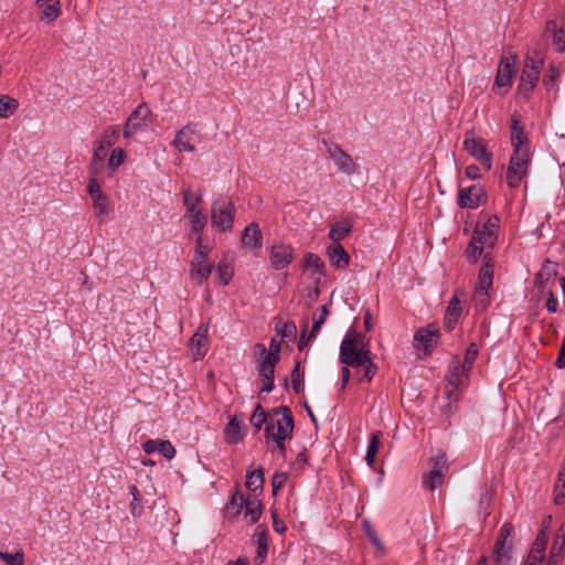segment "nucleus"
<instances>
[{
  "label": "nucleus",
  "instance_id": "8fccbe9b",
  "mask_svg": "<svg viewBox=\"0 0 565 565\" xmlns=\"http://www.w3.org/2000/svg\"><path fill=\"white\" fill-rule=\"evenodd\" d=\"M484 247L476 242L473 238L470 239V243L466 249V256L469 263H476L481 256Z\"/></svg>",
  "mask_w": 565,
  "mask_h": 565
},
{
  "label": "nucleus",
  "instance_id": "393cba45",
  "mask_svg": "<svg viewBox=\"0 0 565 565\" xmlns=\"http://www.w3.org/2000/svg\"><path fill=\"white\" fill-rule=\"evenodd\" d=\"M557 275V264L551 260H545L541 270L535 277V286L537 289L543 290L545 285Z\"/></svg>",
  "mask_w": 565,
  "mask_h": 565
},
{
  "label": "nucleus",
  "instance_id": "603ef678",
  "mask_svg": "<svg viewBox=\"0 0 565 565\" xmlns=\"http://www.w3.org/2000/svg\"><path fill=\"white\" fill-rule=\"evenodd\" d=\"M381 433H373L369 441L366 454L363 459H375L380 447Z\"/></svg>",
  "mask_w": 565,
  "mask_h": 565
},
{
  "label": "nucleus",
  "instance_id": "4d7b16f0",
  "mask_svg": "<svg viewBox=\"0 0 565 565\" xmlns=\"http://www.w3.org/2000/svg\"><path fill=\"white\" fill-rule=\"evenodd\" d=\"M559 74L557 68L554 65H550L546 73L543 75V85L546 89H552L554 87V84L556 79L558 78Z\"/></svg>",
  "mask_w": 565,
  "mask_h": 565
},
{
  "label": "nucleus",
  "instance_id": "5fc2aeb1",
  "mask_svg": "<svg viewBox=\"0 0 565 565\" xmlns=\"http://www.w3.org/2000/svg\"><path fill=\"white\" fill-rule=\"evenodd\" d=\"M478 355V347L476 343H470L465 352L463 363L462 365L467 367V371H470Z\"/></svg>",
  "mask_w": 565,
  "mask_h": 565
},
{
  "label": "nucleus",
  "instance_id": "052dcab7",
  "mask_svg": "<svg viewBox=\"0 0 565 565\" xmlns=\"http://www.w3.org/2000/svg\"><path fill=\"white\" fill-rule=\"evenodd\" d=\"M217 274L221 282L226 286L230 280L232 279L233 271L226 264H218L217 266Z\"/></svg>",
  "mask_w": 565,
  "mask_h": 565
},
{
  "label": "nucleus",
  "instance_id": "58836bf2",
  "mask_svg": "<svg viewBox=\"0 0 565 565\" xmlns=\"http://www.w3.org/2000/svg\"><path fill=\"white\" fill-rule=\"evenodd\" d=\"M186 216L190 217L191 232L198 236H202L201 233L207 223L206 215L203 214L202 211H198L195 213L188 214Z\"/></svg>",
  "mask_w": 565,
  "mask_h": 565
},
{
  "label": "nucleus",
  "instance_id": "338daca9",
  "mask_svg": "<svg viewBox=\"0 0 565 565\" xmlns=\"http://www.w3.org/2000/svg\"><path fill=\"white\" fill-rule=\"evenodd\" d=\"M494 565H513L512 554H494Z\"/></svg>",
  "mask_w": 565,
  "mask_h": 565
},
{
  "label": "nucleus",
  "instance_id": "6ab92c4d",
  "mask_svg": "<svg viewBox=\"0 0 565 565\" xmlns=\"http://www.w3.org/2000/svg\"><path fill=\"white\" fill-rule=\"evenodd\" d=\"M326 256L330 264L337 269H344L349 266L350 255L341 243H332L326 249Z\"/></svg>",
  "mask_w": 565,
  "mask_h": 565
},
{
  "label": "nucleus",
  "instance_id": "9d476101",
  "mask_svg": "<svg viewBox=\"0 0 565 565\" xmlns=\"http://www.w3.org/2000/svg\"><path fill=\"white\" fill-rule=\"evenodd\" d=\"M486 202L487 193L480 184L460 188L458 191L457 204L460 209L475 210L486 204Z\"/></svg>",
  "mask_w": 565,
  "mask_h": 565
},
{
  "label": "nucleus",
  "instance_id": "39448f33",
  "mask_svg": "<svg viewBox=\"0 0 565 565\" xmlns=\"http://www.w3.org/2000/svg\"><path fill=\"white\" fill-rule=\"evenodd\" d=\"M235 205L231 199L222 196L212 203L211 222L221 233L231 232L234 225Z\"/></svg>",
  "mask_w": 565,
  "mask_h": 565
},
{
  "label": "nucleus",
  "instance_id": "f3484780",
  "mask_svg": "<svg viewBox=\"0 0 565 565\" xmlns=\"http://www.w3.org/2000/svg\"><path fill=\"white\" fill-rule=\"evenodd\" d=\"M207 324H201L190 339V349L194 360H201L207 353Z\"/></svg>",
  "mask_w": 565,
  "mask_h": 565
},
{
  "label": "nucleus",
  "instance_id": "2eb2a0df",
  "mask_svg": "<svg viewBox=\"0 0 565 565\" xmlns=\"http://www.w3.org/2000/svg\"><path fill=\"white\" fill-rule=\"evenodd\" d=\"M294 259V248L286 244H275L269 250V262L275 270L286 268Z\"/></svg>",
  "mask_w": 565,
  "mask_h": 565
},
{
  "label": "nucleus",
  "instance_id": "c9c22d12",
  "mask_svg": "<svg viewBox=\"0 0 565 565\" xmlns=\"http://www.w3.org/2000/svg\"><path fill=\"white\" fill-rule=\"evenodd\" d=\"M61 14L62 6L61 2L57 0L44 7V9L39 14V19L41 22L51 23L57 20Z\"/></svg>",
  "mask_w": 565,
  "mask_h": 565
},
{
  "label": "nucleus",
  "instance_id": "0eeeda50",
  "mask_svg": "<svg viewBox=\"0 0 565 565\" xmlns=\"http://www.w3.org/2000/svg\"><path fill=\"white\" fill-rule=\"evenodd\" d=\"M151 109L142 103L132 110L124 126V137L131 138L135 134L143 131L151 124Z\"/></svg>",
  "mask_w": 565,
  "mask_h": 565
},
{
  "label": "nucleus",
  "instance_id": "4c0bfd02",
  "mask_svg": "<svg viewBox=\"0 0 565 565\" xmlns=\"http://www.w3.org/2000/svg\"><path fill=\"white\" fill-rule=\"evenodd\" d=\"M554 501L561 505L565 503V462L562 465L554 487Z\"/></svg>",
  "mask_w": 565,
  "mask_h": 565
},
{
  "label": "nucleus",
  "instance_id": "774afa93",
  "mask_svg": "<svg viewBox=\"0 0 565 565\" xmlns=\"http://www.w3.org/2000/svg\"><path fill=\"white\" fill-rule=\"evenodd\" d=\"M458 411V404L450 401H446V404L441 406V413L448 417L452 416Z\"/></svg>",
  "mask_w": 565,
  "mask_h": 565
},
{
  "label": "nucleus",
  "instance_id": "680f3d73",
  "mask_svg": "<svg viewBox=\"0 0 565 565\" xmlns=\"http://www.w3.org/2000/svg\"><path fill=\"white\" fill-rule=\"evenodd\" d=\"M458 388L459 386H454V385H446L445 386V398L446 401H450L452 403H459L460 401V395L458 393Z\"/></svg>",
  "mask_w": 565,
  "mask_h": 565
},
{
  "label": "nucleus",
  "instance_id": "f03ea898",
  "mask_svg": "<svg viewBox=\"0 0 565 565\" xmlns=\"http://www.w3.org/2000/svg\"><path fill=\"white\" fill-rule=\"evenodd\" d=\"M510 139L513 152L507 170V183L510 188L515 189L526 177L531 162L530 142L516 114L511 117Z\"/></svg>",
  "mask_w": 565,
  "mask_h": 565
},
{
  "label": "nucleus",
  "instance_id": "3c124183",
  "mask_svg": "<svg viewBox=\"0 0 565 565\" xmlns=\"http://www.w3.org/2000/svg\"><path fill=\"white\" fill-rule=\"evenodd\" d=\"M89 172H92L90 169H89ZM96 175L97 174L90 173V177L88 180V185H87V192H88L89 196L92 198V200L105 195L100 189V184H99Z\"/></svg>",
  "mask_w": 565,
  "mask_h": 565
},
{
  "label": "nucleus",
  "instance_id": "e433bc0d",
  "mask_svg": "<svg viewBox=\"0 0 565 565\" xmlns=\"http://www.w3.org/2000/svg\"><path fill=\"white\" fill-rule=\"evenodd\" d=\"M132 500L129 504L130 513L134 518H139L143 513L142 495L136 484L129 487Z\"/></svg>",
  "mask_w": 565,
  "mask_h": 565
},
{
  "label": "nucleus",
  "instance_id": "f257e3e1",
  "mask_svg": "<svg viewBox=\"0 0 565 565\" xmlns=\"http://www.w3.org/2000/svg\"><path fill=\"white\" fill-rule=\"evenodd\" d=\"M273 412L276 415L280 414L281 417L276 420L269 418L263 406L258 404L250 416V425L256 431H259L263 425L267 423L265 427V439L267 446L270 448H277L279 450L278 455L285 457V441L291 438L295 427L292 412L288 406H279Z\"/></svg>",
  "mask_w": 565,
  "mask_h": 565
},
{
  "label": "nucleus",
  "instance_id": "6e6552de",
  "mask_svg": "<svg viewBox=\"0 0 565 565\" xmlns=\"http://www.w3.org/2000/svg\"><path fill=\"white\" fill-rule=\"evenodd\" d=\"M463 149L478 160L486 170L491 169L492 153L487 150L486 141L482 138H478L472 130L465 134Z\"/></svg>",
  "mask_w": 565,
  "mask_h": 565
},
{
  "label": "nucleus",
  "instance_id": "bf43d9fd",
  "mask_svg": "<svg viewBox=\"0 0 565 565\" xmlns=\"http://www.w3.org/2000/svg\"><path fill=\"white\" fill-rule=\"evenodd\" d=\"M473 301L478 310H486L490 303L488 292L475 291Z\"/></svg>",
  "mask_w": 565,
  "mask_h": 565
},
{
  "label": "nucleus",
  "instance_id": "a19ab883",
  "mask_svg": "<svg viewBox=\"0 0 565 565\" xmlns=\"http://www.w3.org/2000/svg\"><path fill=\"white\" fill-rule=\"evenodd\" d=\"M245 498L242 493L236 492L232 495L230 504L226 507L225 513L228 518H236L244 508Z\"/></svg>",
  "mask_w": 565,
  "mask_h": 565
},
{
  "label": "nucleus",
  "instance_id": "e2e57ef3",
  "mask_svg": "<svg viewBox=\"0 0 565 565\" xmlns=\"http://www.w3.org/2000/svg\"><path fill=\"white\" fill-rule=\"evenodd\" d=\"M287 480L286 473H275L271 479V486H273V492L274 494L277 493V491L282 488L285 481Z\"/></svg>",
  "mask_w": 565,
  "mask_h": 565
},
{
  "label": "nucleus",
  "instance_id": "37998d69",
  "mask_svg": "<svg viewBox=\"0 0 565 565\" xmlns=\"http://www.w3.org/2000/svg\"><path fill=\"white\" fill-rule=\"evenodd\" d=\"M213 266L210 264H202L199 266H191V277L198 284H203L206 281L211 275Z\"/></svg>",
  "mask_w": 565,
  "mask_h": 565
},
{
  "label": "nucleus",
  "instance_id": "13d9d810",
  "mask_svg": "<svg viewBox=\"0 0 565 565\" xmlns=\"http://www.w3.org/2000/svg\"><path fill=\"white\" fill-rule=\"evenodd\" d=\"M195 242H196V248H195V253H194L191 266H199V265L204 264L205 256H206V253L203 250L202 236H198Z\"/></svg>",
  "mask_w": 565,
  "mask_h": 565
},
{
  "label": "nucleus",
  "instance_id": "09e8293b",
  "mask_svg": "<svg viewBox=\"0 0 565 565\" xmlns=\"http://www.w3.org/2000/svg\"><path fill=\"white\" fill-rule=\"evenodd\" d=\"M0 559L6 565H24V554L22 551H17L15 553L0 551Z\"/></svg>",
  "mask_w": 565,
  "mask_h": 565
},
{
  "label": "nucleus",
  "instance_id": "a878e982",
  "mask_svg": "<svg viewBox=\"0 0 565 565\" xmlns=\"http://www.w3.org/2000/svg\"><path fill=\"white\" fill-rule=\"evenodd\" d=\"M547 544V535L544 531H541L526 557L529 559V565H534V562L537 559H544L545 548Z\"/></svg>",
  "mask_w": 565,
  "mask_h": 565
},
{
  "label": "nucleus",
  "instance_id": "7ed1b4c3",
  "mask_svg": "<svg viewBox=\"0 0 565 565\" xmlns=\"http://www.w3.org/2000/svg\"><path fill=\"white\" fill-rule=\"evenodd\" d=\"M362 339L363 335L353 329L347 333L340 345L339 361L342 364L358 369L372 359V352L369 348L359 347Z\"/></svg>",
  "mask_w": 565,
  "mask_h": 565
},
{
  "label": "nucleus",
  "instance_id": "72a5a7b5",
  "mask_svg": "<svg viewBox=\"0 0 565 565\" xmlns=\"http://www.w3.org/2000/svg\"><path fill=\"white\" fill-rule=\"evenodd\" d=\"M19 108V102L6 94L0 95V118L7 119L13 116Z\"/></svg>",
  "mask_w": 565,
  "mask_h": 565
},
{
  "label": "nucleus",
  "instance_id": "c85d7f7f",
  "mask_svg": "<svg viewBox=\"0 0 565 565\" xmlns=\"http://www.w3.org/2000/svg\"><path fill=\"white\" fill-rule=\"evenodd\" d=\"M255 536L257 543L256 559L259 563H263L268 553L267 529L262 525H258L255 531Z\"/></svg>",
  "mask_w": 565,
  "mask_h": 565
},
{
  "label": "nucleus",
  "instance_id": "cd10ccee",
  "mask_svg": "<svg viewBox=\"0 0 565 565\" xmlns=\"http://www.w3.org/2000/svg\"><path fill=\"white\" fill-rule=\"evenodd\" d=\"M245 516L249 518V523H256L262 515V502L257 494L245 498L244 502Z\"/></svg>",
  "mask_w": 565,
  "mask_h": 565
},
{
  "label": "nucleus",
  "instance_id": "1a4fd4ad",
  "mask_svg": "<svg viewBox=\"0 0 565 565\" xmlns=\"http://www.w3.org/2000/svg\"><path fill=\"white\" fill-rule=\"evenodd\" d=\"M440 331L437 324L429 323L418 328L414 333V348L423 350L426 355L430 354L439 344Z\"/></svg>",
  "mask_w": 565,
  "mask_h": 565
},
{
  "label": "nucleus",
  "instance_id": "6e6d98bb",
  "mask_svg": "<svg viewBox=\"0 0 565 565\" xmlns=\"http://www.w3.org/2000/svg\"><path fill=\"white\" fill-rule=\"evenodd\" d=\"M126 154L125 151L120 148H116L113 150L109 160H108V167L115 171L117 168H119L124 161H125Z\"/></svg>",
  "mask_w": 565,
  "mask_h": 565
},
{
  "label": "nucleus",
  "instance_id": "c03bdc74",
  "mask_svg": "<svg viewBox=\"0 0 565 565\" xmlns=\"http://www.w3.org/2000/svg\"><path fill=\"white\" fill-rule=\"evenodd\" d=\"M93 207L95 216L100 220V223H103L102 217L108 215L110 210L108 196L105 194L100 198L94 199Z\"/></svg>",
  "mask_w": 565,
  "mask_h": 565
},
{
  "label": "nucleus",
  "instance_id": "2f4dec72",
  "mask_svg": "<svg viewBox=\"0 0 565 565\" xmlns=\"http://www.w3.org/2000/svg\"><path fill=\"white\" fill-rule=\"evenodd\" d=\"M352 231V223L348 220L335 223L331 226L328 237L333 243H340Z\"/></svg>",
  "mask_w": 565,
  "mask_h": 565
},
{
  "label": "nucleus",
  "instance_id": "f704fd0d",
  "mask_svg": "<svg viewBox=\"0 0 565 565\" xmlns=\"http://www.w3.org/2000/svg\"><path fill=\"white\" fill-rule=\"evenodd\" d=\"M509 543H513V525L505 522L499 530L493 551L500 550Z\"/></svg>",
  "mask_w": 565,
  "mask_h": 565
},
{
  "label": "nucleus",
  "instance_id": "f8f14e48",
  "mask_svg": "<svg viewBox=\"0 0 565 565\" xmlns=\"http://www.w3.org/2000/svg\"><path fill=\"white\" fill-rule=\"evenodd\" d=\"M499 228L498 216H490L483 224H477L472 237L484 248L493 247L497 241Z\"/></svg>",
  "mask_w": 565,
  "mask_h": 565
},
{
  "label": "nucleus",
  "instance_id": "473e14b6",
  "mask_svg": "<svg viewBox=\"0 0 565 565\" xmlns=\"http://www.w3.org/2000/svg\"><path fill=\"white\" fill-rule=\"evenodd\" d=\"M242 426H243V419H239L237 416H234L230 419V422L225 428V435H226V438L231 443L236 444L243 439L244 435L242 431Z\"/></svg>",
  "mask_w": 565,
  "mask_h": 565
},
{
  "label": "nucleus",
  "instance_id": "b1692460",
  "mask_svg": "<svg viewBox=\"0 0 565 565\" xmlns=\"http://www.w3.org/2000/svg\"><path fill=\"white\" fill-rule=\"evenodd\" d=\"M447 469L446 461H435L431 471L423 477V486L428 490H434L440 486Z\"/></svg>",
  "mask_w": 565,
  "mask_h": 565
},
{
  "label": "nucleus",
  "instance_id": "0e129e2a",
  "mask_svg": "<svg viewBox=\"0 0 565 565\" xmlns=\"http://www.w3.org/2000/svg\"><path fill=\"white\" fill-rule=\"evenodd\" d=\"M465 174L471 180H478L481 178L480 168L476 164L468 166L465 170Z\"/></svg>",
  "mask_w": 565,
  "mask_h": 565
},
{
  "label": "nucleus",
  "instance_id": "7c9ffc66",
  "mask_svg": "<svg viewBox=\"0 0 565 565\" xmlns=\"http://www.w3.org/2000/svg\"><path fill=\"white\" fill-rule=\"evenodd\" d=\"M182 195H183V204L186 210L185 215L195 213L198 211H202L201 209H198V205L202 202V193L201 192L193 193L191 190V186L188 185L186 188L183 189Z\"/></svg>",
  "mask_w": 565,
  "mask_h": 565
},
{
  "label": "nucleus",
  "instance_id": "aec40b11",
  "mask_svg": "<svg viewBox=\"0 0 565 565\" xmlns=\"http://www.w3.org/2000/svg\"><path fill=\"white\" fill-rule=\"evenodd\" d=\"M142 449L147 455L158 452L166 459H172L175 456V448L169 440L149 439L142 444Z\"/></svg>",
  "mask_w": 565,
  "mask_h": 565
},
{
  "label": "nucleus",
  "instance_id": "4be33fe9",
  "mask_svg": "<svg viewBox=\"0 0 565 565\" xmlns=\"http://www.w3.org/2000/svg\"><path fill=\"white\" fill-rule=\"evenodd\" d=\"M462 307L457 295L452 296L449 300L444 316V328L451 332L461 316Z\"/></svg>",
  "mask_w": 565,
  "mask_h": 565
},
{
  "label": "nucleus",
  "instance_id": "de8ad7c7",
  "mask_svg": "<svg viewBox=\"0 0 565 565\" xmlns=\"http://www.w3.org/2000/svg\"><path fill=\"white\" fill-rule=\"evenodd\" d=\"M362 527H363V531H364L365 535L367 536L370 542L374 545V547L377 551H381L383 548L381 540H380L376 531L373 529L371 522L369 520H366V519L363 520L362 521Z\"/></svg>",
  "mask_w": 565,
  "mask_h": 565
},
{
  "label": "nucleus",
  "instance_id": "ddd939ff",
  "mask_svg": "<svg viewBox=\"0 0 565 565\" xmlns=\"http://www.w3.org/2000/svg\"><path fill=\"white\" fill-rule=\"evenodd\" d=\"M515 64L516 55L514 54L503 55L501 57L494 79V86L501 88L510 87L512 85V78L516 73Z\"/></svg>",
  "mask_w": 565,
  "mask_h": 565
},
{
  "label": "nucleus",
  "instance_id": "5701e85b",
  "mask_svg": "<svg viewBox=\"0 0 565 565\" xmlns=\"http://www.w3.org/2000/svg\"><path fill=\"white\" fill-rule=\"evenodd\" d=\"M493 281V268L491 257L487 254L483 257V265L478 275V285L475 291L488 292Z\"/></svg>",
  "mask_w": 565,
  "mask_h": 565
},
{
  "label": "nucleus",
  "instance_id": "49530a36",
  "mask_svg": "<svg viewBox=\"0 0 565 565\" xmlns=\"http://www.w3.org/2000/svg\"><path fill=\"white\" fill-rule=\"evenodd\" d=\"M292 390L296 394L303 391V374L300 372V362L297 361L296 365L290 373Z\"/></svg>",
  "mask_w": 565,
  "mask_h": 565
},
{
  "label": "nucleus",
  "instance_id": "dca6fc26",
  "mask_svg": "<svg viewBox=\"0 0 565 565\" xmlns=\"http://www.w3.org/2000/svg\"><path fill=\"white\" fill-rule=\"evenodd\" d=\"M301 269L310 271L315 277L316 285H319L322 277H326V264L322 258L315 253H306L302 258Z\"/></svg>",
  "mask_w": 565,
  "mask_h": 565
},
{
  "label": "nucleus",
  "instance_id": "20e7f679",
  "mask_svg": "<svg viewBox=\"0 0 565 565\" xmlns=\"http://www.w3.org/2000/svg\"><path fill=\"white\" fill-rule=\"evenodd\" d=\"M543 63V58L539 52L533 51L526 54L518 85L519 92L525 97H529L536 86Z\"/></svg>",
  "mask_w": 565,
  "mask_h": 565
},
{
  "label": "nucleus",
  "instance_id": "a211bd4d",
  "mask_svg": "<svg viewBox=\"0 0 565 565\" xmlns=\"http://www.w3.org/2000/svg\"><path fill=\"white\" fill-rule=\"evenodd\" d=\"M277 362L274 358L263 356L258 364V373L263 381L262 392L269 393L274 390L275 366Z\"/></svg>",
  "mask_w": 565,
  "mask_h": 565
},
{
  "label": "nucleus",
  "instance_id": "ea45409f",
  "mask_svg": "<svg viewBox=\"0 0 565 565\" xmlns=\"http://www.w3.org/2000/svg\"><path fill=\"white\" fill-rule=\"evenodd\" d=\"M257 349L260 352L262 356L274 358V360L279 361L280 351H281V342L276 338H273L269 342V350L267 351L266 347L262 343L257 344Z\"/></svg>",
  "mask_w": 565,
  "mask_h": 565
},
{
  "label": "nucleus",
  "instance_id": "9b49d317",
  "mask_svg": "<svg viewBox=\"0 0 565 565\" xmlns=\"http://www.w3.org/2000/svg\"><path fill=\"white\" fill-rule=\"evenodd\" d=\"M323 145L339 171L348 175L353 174L356 171V164L352 157L342 150L338 143L330 140H323Z\"/></svg>",
  "mask_w": 565,
  "mask_h": 565
},
{
  "label": "nucleus",
  "instance_id": "4468645a",
  "mask_svg": "<svg viewBox=\"0 0 565 565\" xmlns=\"http://www.w3.org/2000/svg\"><path fill=\"white\" fill-rule=\"evenodd\" d=\"M199 134L198 127L193 122H189L183 128L177 131L175 137L172 141V146L179 152H194L195 145L193 142L194 136Z\"/></svg>",
  "mask_w": 565,
  "mask_h": 565
},
{
  "label": "nucleus",
  "instance_id": "79ce46f5",
  "mask_svg": "<svg viewBox=\"0 0 565 565\" xmlns=\"http://www.w3.org/2000/svg\"><path fill=\"white\" fill-rule=\"evenodd\" d=\"M264 484V472L262 469L254 470L246 476V487L252 491H262Z\"/></svg>",
  "mask_w": 565,
  "mask_h": 565
},
{
  "label": "nucleus",
  "instance_id": "864d4df0",
  "mask_svg": "<svg viewBox=\"0 0 565 565\" xmlns=\"http://www.w3.org/2000/svg\"><path fill=\"white\" fill-rule=\"evenodd\" d=\"M278 334L284 339L295 340L297 326L294 321L282 323L281 328H277Z\"/></svg>",
  "mask_w": 565,
  "mask_h": 565
},
{
  "label": "nucleus",
  "instance_id": "423d86ee",
  "mask_svg": "<svg viewBox=\"0 0 565 565\" xmlns=\"http://www.w3.org/2000/svg\"><path fill=\"white\" fill-rule=\"evenodd\" d=\"M120 132L119 126H108L102 137L96 141L93 158L89 168L93 174L98 173V169L107 156L108 149L115 145Z\"/></svg>",
  "mask_w": 565,
  "mask_h": 565
},
{
  "label": "nucleus",
  "instance_id": "412c9836",
  "mask_svg": "<svg viewBox=\"0 0 565 565\" xmlns=\"http://www.w3.org/2000/svg\"><path fill=\"white\" fill-rule=\"evenodd\" d=\"M263 233L256 222L248 224L242 233V246L249 249H259L263 245Z\"/></svg>",
  "mask_w": 565,
  "mask_h": 565
},
{
  "label": "nucleus",
  "instance_id": "c756f323",
  "mask_svg": "<svg viewBox=\"0 0 565 565\" xmlns=\"http://www.w3.org/2000/svg\"><path fill=\"white\" fill-rule=\"evenodd\" d=\"M547 30L553 32V44L557 52H565V23L558 24L555 21L547 22Z\"/></svg>",
  "mask_w": 565,
  "mask_h": 565
},
{
  "label": "nucleus",
  "instance_id": "a18cd8bd",
  "mask_svg": "<svg viewBox=\"0 0 565 565\" xmlns=\"http://www.w3.org/2000/svg\"><path fill=\"white\" fill-rule=\"evenodd\" d=\"M359 369L361 371L359 372V382H371L372 379L375 376L377 372V366L371 359L365 364L361 365Z\"/></svg>",
  "mask_w": 565,
  "mask_h": 565
},
{
  "label": "nucleus",
  "instance_id": "69168bd1",
  "mask_svg": "<svg viewBox=\"0 0 565 565\" xmlns=\"http://www.w3.org/2000/svg\"><path fill=\"white\" fill-rule=\"evenodd\" d=\"M546 309L551 313H555L558 309V300L552 291L548 292V298L546 300Z\"/></svg>",
  "mask_w": 565,
  "mask_h": 565
},
{
  "label": "nucleus",
  "instance_id": "bb28decb",
  "mask_svg": "<svg viewBox=\"0 0 565 565\" xmlns=\"http://www.w3.org/2000/svg\"><path fill=\"white\" fill-rule=\"evenodd\" d=\"M467 367L460 365L458 360L452 361L448 366L446 374V385L460 386L462 384V377L468 373Z\"/></svg>",
  "mask_w": 565,
  "mask_h": 565
}]
</instances>
